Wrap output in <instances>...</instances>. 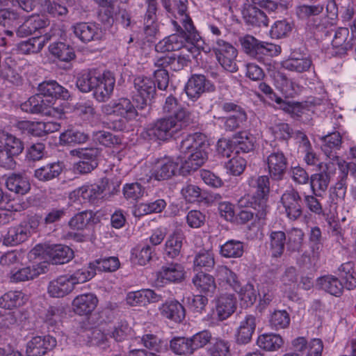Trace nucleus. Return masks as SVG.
I'll return each mask as SVG.
<instances>
[{"label":"nucleus","mask_w":356,"mask_h":356,"mask_svg":"<svg viewBox=\"0 0 356 356\" xmlns=\"http://www.w3.org/2000/svg\"><path fill=\"white\" fill-rule=\"evenodd\" d=\"M209 148L204 134L195 133L187 136L179 146L181 152L185 154L184 161L179 167L180 174L186 176L200 168L207 159Z\"/></svg>","instance_id":"1"},{"label":"nucleus","mask_w":356,"mask_h":356,"mask_svg":"<svg viewBox=\"0 0 356 356\" xmlns=\"http://www.w3.org/2000/svg\"><path fill=\"white\" fill-rule=\"evenodd\" d=\"M188 125V118L181 113L179 120L174 119L172 116L157 120L154 123L149 124L141 133V136L145 140L165 141L172 138L175 134Z\"/></svg>","instance_id":"2"},{"label":"nucleus","mask_w":356,"mask_h":356,"mask_svg":"<svg viewBox=\"0 0 356 356\" xmlns=\"http://www.w3.org/2000/svg\"><path fill=\"white\" fill-rule=\"evenodd\" d=\"M188 125V118L181 113L179 120L174 119L172 116L157 120L154 123L149 124L141 133V136L145 140L165 141L172 138L175 134Z\"/></svg>","instance_id":"3"},{"label":"nucleus","mask_w":356,"mask_h":356,"mask_svg":"<svg viewBox=\"0 0 356 356\" xmlns=\"http://www.w3.org/2000/svg\"><path fill=\"white\" fill-rule=\"evenodd\" d=\"M188 125V118L181 113L179 120L174 119L172 116L157 120L154 123L149 124L141 133V136L145 140L165 141L172 138L175 134Z\"/></svg>","instance_id":"4"},{"label":"nucleus","mask_w":356,"mask_h":356,"mask_svg":"<svg viewBox=\"0 0 356 356\" xmlns=\"http://www.w3.org/2000/svg\"><path fill=\"white\" fill-rule=\"evenodd\" d=\"M172 24L177 30V33L172 34L156 45V50L161 51H175L184 48V43L188 40H197L200 35L196 31L192 19L185 17L183 20V27L176 21Z\"/></svg>","instance_id":"5"},{"label":"nucleus","mask_w":356,"mask_h":356,"mask_svg":"<svg viewBox=\"0 0 356 356\" xmlns=\"http://www.w3.org/2000/svg\"><path fill=\"white\" fill-rule=\"evenodd\" d=\"M134 85L137 91V94L134 96L136 106L143 108L147 104H150L156 95L155 82L150 78L138 76L134 79Z\"/></svg>","instance_id":"6"},{"label":"nucleus","mask_w":356,"mask_h":356,"mask_svg":"<svg viewBox=\"0 0 356 356\" xmlns=\"http://www.w3.org/2000/svg\"><path fill=\"white\" fill-rule=\"evenodd\" d=\"M257 191V197L259 202L254 203L255 208L257 209L256 217L259 220H264L267 215V200L270 192V181L268 176H259L255 181L254 186Z\"/></svg>","instance_id":"7"},{"label":"nucleus","mask_w":356,"mask_h":356,"mask_svg":"<svg viewBox=\"0 0 356 356\" xmlns=\"http://www.w3.org/2000/svg\"><path fill=\"white\" fill-rule=\"evenodd\" d=\"M281 202L290 220H296L302 216L303 202L296 189L292 188L286 191L281 197Z\"/></svg>","instance_id":"8"},{"label":"nucleus","mask_w":356,"mask_h":356,"mask_svg":"<svg viewBox=\"0 0 356 356\" xmlns=\"http://www.w3.org/2000/svg\"><path fill=\"white\" fill-rule=\"evenodd\" d=\"M115 84V76L109 71L104 72L102 76H97L93 90L95 98L100 102L107 101L113 94Z\"/></svg>","instance_id":"9"},{"label":"nucleus","mask_w":356,"mask_h":356,"mask_svg":"<svg viewBox=\"0 0 356 356\" xmlns=\"http://www.w3.org/2000/svg\"><path fill=\"white\" fill-rule=\"evenodd\" d=\"M214 89L213 85L202 74L193 75L185 86L188 97L192 99H197L202 93L213 91Z\"/></svg>","instance_id":"10"},{"label":"nucleus","mask_w":356,"mask_h":356,"mask_svg":"<svg viewBox=\"0 0 356 356\" xmlns=\"http://www.w3.org/2000/svg\"><path fill=\"white\" fill-rule=\"evenodd\" d=\"M56 346V340L54 337L49 335L36 336L28 343L26 353L28 356H42Z\"/></svg>","instance_id":"11"},{"label":"nucleus","mask_w":356,"mask_h":356,"mask_svg":"<svg viewBox=\"0 0 356 356\" xmlns=\"http://www.w3.org/2000/svg\"><path fill=\"white\" fill-rule=\"evenodd\" d=\"M38 226V222L32 220L8 229L4 236L3 243L6 245H15L24 241L31 234V229Z\"/></svg>","instance_id":"12"},{"label":"nucleus","mask_w":356,"mask_h":356,"mask_svg":"<svg viewBox=\"0 0 356 356\" xmlns=\"http://www.w3.org/2000/svg\"><path fill=\"white\" fill-rule=\"evenodd\" d=\"M38 90L43 98H47L45 100L51 102V104L58 98L67 99L70 97L68 90L55 81H43L38 85Z\"/></svg>","instance_id":"13"},{"label":"nucleus","mask_w":356,"mask_h":356,"mask_svg":"<svg viewBox=\"0 0 356 356\" xmlns=\"http://www.w3.org/2000/svg\"><path fill=\"white\" fill-rule=\"evenodd\" d=\"M267 164L270 177L276 181L282 179L287 166L284 154L281 152L271 153L267 158Z\"/></svg>","instance_id":"14"},{"label":"nucleus","mask_w":356,"mask_h":356,"mask_svg":"<svg viewBox=\"0 0 356 356\" xmlns=\"http://www.w3.org/2000/svg\"><path fill=\"white\" fill-rule=\"evenodd\" d=\"M243 19L248 26H267L268 18L266 13L252 4H245L242 10Z\"/></svg>","instance_id":"15"},{"label":"nucleus","mask_w":356,"mask_h":356,"mask_svg":"<svg viewBox=\"0 0 356 356\" xmlns=\"http://www.w3.org/2000/svg\"><path fill=\"white\" fill-rule=\"evenodd\" d=\"M237 300L234 294H222L216 301V313L218 320L224 321L236 309Z\"/></svg>","instance_id":"16"},{"label":"nucleus","mask_w":356,"mask_h":356,"mask_svg":"<svg viewBox=\"0 0 356 356\" xmlns=\"http://www.w3.org/2000/svg\"><path fill=\"white\" fill-rule=\"evenodd\" d=\"M257 326V317L253 314H247L241 321L236 334L238 344H247L250 342Z\"/></svg>","instance_id":"17"},{"label":"nucleus","mask_w":356,"mask_h":356,"mask_svg":"<svg viewBox=\"0 0 356 356\" xmlns=\"http://www.w3.org/2000/svg\"><path fill=\"white\" fill-rule=\"evenodd\" d=\"M74 289L68 275L58 277L51 280L48 285L47 291L51 297L63 298L70 294Z\"/></svg>","instance_id":"18"},{"label":"nucleus","mask_w":356,"mask_h":356,"mask_svg":"<svg viewBox=\"0 0 356 356\" xmlns=\"http://www.w3.org/2000/svg\"><path fill=\"white\" fill-rule=\"evenodd\" d=\"M177 170H179L177 163L169 158H164L156 163L152 177L158 181L166 180L175 175Z\"/></svg>","instance_id":"19"},{"label":"nucleus","mask_w":356,"mask_h":356,"mask_svg":"<svg viewBox=\"0 0 356 356\" xmlns=\"http://www.w3.org/2000/svg\"><path fill=\"white\" fill-rule=\"evenodd\" d=\"M333 165L334 163L330 161L325 164V169L323 172L311 176L310 184L313 194L321 196V193L327 190L330 181V174L332 172V166Z\"/></svg>","instance_id":"20"},{"label":"nucleus","mask_w":356,"mask_h":356,"mask_svg":"<svg viewBox=\"0 0 356 356\" xmlns=\"http://www.w3.org/2000/svg\"><path fill=\"white\" fill-rule=\"evenodd\" d=\"M53 264H63L74 257L73 250L67 245L56 244L48 246L44 250Z\"/></svg>","instance_id":"21"},{"label":"nucleus","mask_w":356,"mask_h":356,"mask_svg":"<svg viewBox=\"0 0 356 356\" xmlns=\"http://www.w3.org/2000/svg\"><path fill=\"white\" fill-rule=\"evenodd\" d=\"M75 35L83 42L101 38L100 31L95 24L79 22L73 26Z\"/></svg>","instance_id":"22"},{"label":"nucleus","mask_w":356,"mask_h":356,"mask_svg":"<svg viewBox=\"0 0 356 356\" xmlns=\"http://www.w3.org/2000/svg\"><path fill=\"white\" fill-rule=\"evenodd\" d=\"M98 300L92 293H86L76 296L72 301L74 312L79 315L90 314L97 307Z\"/></svg>","instance_id":"23"},{"label":"nucleus","mask_w":356,"mask_h":356,"mask_svg":"<svg viewBox=\"0 0 356 356\" xmlns=\"http://www.w3.org/2000/svg\"><path fill=\"white\" fill-rule=\"evenodd\" d=\"M356 42V32L350 31L348 28H339L336 32L332 44L334 48H341L343 51L351 49Z\"/></svg>","instance_id":"24"},{"label":"nucleus","mask_w":356,"mask_h":356,"mask_svg":"<svg viewBox=\"0 0 356 356\" xmlns=\"http://www.w3.org/2000/svg\"><path fill=\"white\" fill-rule=\"evenodd\" d=\"M190 62L188 55L165 56L159 58L154 63L156 67H170L173 71H179L187 66Z\"/></svg>","instance_id":"25"},{"label":"nucleus","mask_w":356,"mask_h":356,"mask_svg":"<svg viewBox=\"0 0 356 356\" xmlns=\"http://www.w3.org/2000/svg\"><path fill=\"white\" fill-rule=\"evenodd\" d=\"M51 105L49 100H45L41 94L31 96L24 103L21 104L22 111L31 114L47 113V108Z\"/></svg>","instance_id":"26"},{"label":"nucleus","mask_w":356,"mask_h":356,"mask_svg":"<svg viewBox=\"0 0 356 356\" xmlns=\"http://www.w3.org/2000/svg\"><path fill=\"white\" fill-rule=\"evenodd\" d=\"M163 316L177 323L181 322L186 316L184 307L178 301L165 302L160 308Z\"/></svg>","instance_id":"27"},{"label":"nucleus","mask_w":356,"mask_h":356,"mask_svg":"<svg viewBox=\"0 0 356 356\" xmlns=\"http://www.w3.org/2000/svg\"><path fill=\"white\" fill-rule=\"evenodd\" d=\"M0 79L17 86L22 83V77L17 70V63L11 58H6L3 65H1Z\"/></svg>","instance_id":"28"},{"label":"nucleus","mask_w":356,"mask_h":356,"mask_svg":"<svg viewBox=\"0 0 356 356\" xmlns=\"http://www.w3.org/2000/svg\"><path fill=\"white\" fill-rule=\"evenodd\" d=\"M63 171L60 162L47 163L35 170L34 176L41 181H49L58 177Z\"/></svg>","instance_id":"29"},{"label":"nucleus","mask_w":356,"mask_h":356,"mask_svg":"<svg viewBox=\"0 0 356 356\" xmlns=\"http://www.w3.org/2000/svg\"><path fill=\"white\" fill-rule=\"evenodd\" d=\"M44 10L53 17L66 15L67 6L72 5V0H40Z\"/></svg>","instance_id":"30"},{"label":"nucleus","mask_w":356,"mask_h":356,"mask_svg":"<svg viewBox=\"0 0 356 356\" xmlns=\"http://www.w3.org/2000/svg\"><path fill=\"white\" fill-rule=\"evenodd\" d=\"M324 144L322 145L321 149L325 154L332 160L331 162L340 161L339 158L333 153L332 149H339L341 144V137L339 132H334L322 138Z\"/></svg>","instance_id":"31"},{"label":"nucleus","mask_w":356,"mask_h":356,"mask_svg":"<svg viewBox=\"0 0 356 356\" xmlns=\"http://www.w3.org/2000/svg\"><path fill=\"white\" fill-rule=\"evenodd\" d=\"M157 277L158 280H161V282L163 280L170 282H180L184 278V268L177 263L163 266L161 270L157 273Z\"/></svg>","instance_id":"32"},{"label":"nucleus","mask_w":356,"mask_h":356,"mask_svg":"<svg viewBox=\"0 0 356 356\" xmlns=\"http://www.w3.org/2000/svg\"><path fill=\"white\" fill-rule=\"evenodd\" d=\"M317 284L321 289L336 297H339L343 291V285L333 275H325L318 279Z\"/></svg>","instance_id":"33"},{"label":"nucleus","mask_w":356,"mask_h":356,"mask_svg":"<svg viewBox=\"0 0 356 356\" xmlns=\"http://www.w3.org/2000/svg\"><path fill=\"white\" fill-rule=\"evenodd\" d=\"M0 143L15 157L19 155L24 148V143L19 138L5 131L0 134Z\"/></svg>","instance_id":"34"},{"label":"nucleus","mask_w":356,"mask_h":356,"mask_svg":"<svg viewBox=\"0 0 356 356\" xmlns=\"http://www.w3.org/2000/svg\"><path fill=\"white\" fill-rule=\"evenodd\" d=\"M192 282L201 293H213L216 289L213 277L202 271L197 273L193 277Z\"/></svg>","instance_id":"35"},{"label":"nucleus","mask_w":356,"mask_h":356,"mask_svg":"<svg viewBox=\"0 0 356 356\" xmlns=\"http://www.w3.org/2000/svg\"><path fill=\"white\" fill-rule=\"evenodd\" d=\"M163 111V113L169 114V116H172L174 119L177 120H179V115L181 113L184 114L186 118H188V124H190L193 122L191 113L183 108L173 96H169L166 98Z\"/></svg>","instance_id":"36"},{"label":"nucleus","mask_w":356,"mask_h":356,"mask_svg":"<svg viewBox=\"0 0 356 356\" xmlns=\"http://www.w3.org/2000/svg\"><path fill=\"white\" fill-rule=\"evenodd\" d=\"M114 114L131 120L137 117L138 112L130 99L122 97L114 102Z\"/></svg>","instance_id":"37"},{"label":"nucleus","mask_w":356,"mask_h":356,"mask_svg":"<svg viewBox=\"0 0 356 356\" xmlns=\"http://www.w3.org/2000/svg\"><path fill=\"white\" fill-rule=\"evenodd\" d=\"M234 146L236 154H238L241 151L243 153H248L254 149V137L246 131L238 133L230 142Z\"/></svg>","instance_id":"38"},{"label":"nucleus","mask_w":356,"mask_h":356,"mask_svg":"<svg viewBox=\"0 0 356 356\" xmlns=\"http://www.w3.org/2000/svg\"><path fill=\"white\" fill-rule=\"evenodd\" d=\"M7 188L16 194L24 195L31 189L29 180L19 175L13 174L6 179Z\"/></svg>","instance_id":"39"},{"label":"nucleus","mask_w":356,"mask_h":356,"mask_svg":"<svg viewBox=\"0 0 356 356\" xmlns=\"http://www.w3.org/2000/svg\"><path fill=\"white\" fill-rule=\"evenodd\" d=\"M216 44V46L212 47V50L219 63L225 60L236 58L237 50L229 43L222 40H218Z\"/></svg>","instance_id":"40"},{"label":"nucleus","mask_w":356,"mask_h":356,"mask_svg":"<svg viewBox=\"0 0 356 356\" xmlns=\"http://www.w3.org/2000/svg\"><path fill=\"white\" fill-rule=\"evenodd\" d=\"M283 339L280 335L276 334H264L259 336L257 344L266 351H275L283 345Z\"/></svg>","instance_id":"41"},{"label":"nucleus","mask_w":356,"mask_h":356,"mask_svg":"<svg viewBox=\"0 0 356 356\" xmlns=\"http://www.w3.org/2000/svg\"><path fill=\"white\" fill-rule=\"evenodd\" d=\"M91 223H96L95 213L90 210L78 213L69 221V226L75 229L83 230Z\"/></svg>","instance_id":"42"},{"label":"nucleus","mask_w":356,"mask_h":356,"mask_svg":"<svg viewBox=\"0 0 356 356\" xmlns=\"http://www.w3.org/2000/svg\"><path fill=\"white\" fill-rule=\"evenodd\" d=\"M50 53L61 61L69 62L75 58L73 48L64 42H56L49 47Z\"/></svg>","instance_id":"43"},{"label":"nucleus","mask_w":356,"mask_h":356,"mask_svg":"<svg viewBox=\"0 0 356 356\" xmlns=\"http://www.w3.org/2000/svg\"><path fill=\"white\" fill-rule=\"evenodd\" d=\"M107 185L108 179H102L99 184L83 186L79 189V192H81L83 199L88 200L90 202H94L105 191Z\"/></svg>","instance_id":"44"},{"label":"nucleus","mask_w":356,"mask_h":356,"mask_svg":"<svg viewBox=\"0 0 356 356\" xmlns=\"http://www.w3.org/2000/svg\"><path fill=\"white\" fill-rule=\"evenodd\" d=\"M185 237L182 232H176L165 243V252L170 258L177 257L181 252Z\"/></svg>","instance_id":"45"},{"label":"nucleus","mask_w":356,"mask_h":356,"mask_svg":"<svg viewBox=\"0 0 356 356\" xmlns=\"http://www.w3.org/2000/svg\"><path fill=\"white\" fill-rule=\"evenodd\" d=\"M59 139L60 145H79L87 142L89 135L79 130L68 129L60 134Z\"/></svg>","instance_id":"46"},{"label":"nucleus","mask_w":356,"mask_h":356,"mask_svg":"<svg viewBox=\"0 0 356 356\" xmlns=\"http://www.w3.org/2000/svg\"><path fill=\"white\" fill-rule=\"evenodd\" d=\"M244 252V243L237 240H229L220 246V253L225 258H239Z\"/></svg>","instance_id":"47"},{"label":"nucleus","mask_w":356,"mask_h":356,"mask_svg":"<svg viewBox=\"0 0 356 356\" xmlns=\"http://www.w3.org/2000/svg\"><path fill=\"white\" fill-rule=\"evenodd\" d=\"M286 234L282 231H274L270 234V250L273 257H280L284 250Z\"/></svg>","instance_id":"48"},{"label":"nucleus","mask_w":356,"mask_h":356,"mask_svg":"<svg viewBox=\"0 0 356 356\" xmlns=\"http://www.w3.org/2000/svg\"><path fill=\"white\" fill-rule=\"evenodd\" d=\"M24 302V295L21 291H10L4 293L0 298V307L12 309L14 307H19Z\"/></svg>","instance_id":"49"},{"label":"nucleus","mask_w":356,"mask_h":356,"mask_svg":"<svg viewBox=\"0 0 356 356\" xmlns=\"http://www.w3.org/2000/svg\"><path fill=\"white\" fill-rule=\"evenodd\" d=\"M42 273H44L42 265H39L37 267L29 266L19 269L13 273L10 278L14 282H25L34 279Z\"/></svg>","instance_id":"50"},{"label":"nucleus","mask_w":356,"mask_h":356,"mask_svg":"<svg viewBox=\"0 0 356 356\" xmlns=\"http://www.w3.org/2000/svg\"><path fill=\"white\" fill-rule=\"evenodd\" d=\"M325 3L318 0L313 4H303L298 6L296 8V14L301 19H307L311 17L320 15L324 9Z\"/></svg>","instance_id":"51"},{"label":"nucleus","mask_w":356,"mask_h":356,"mask_svg":"<svg viewBox=\"0 0 356 356\" xmlns=\"http://www.w3.org/2000/svg\"><path fill=\"white\" fill-rule=\"evenodd\" d=\"M96 275V265L95 263H90L86 268L76 270L73 274L68 275L73 285L83 283L92 279Z\"/></svg>","instance_id":"52"},{"label":"nucleus","mask_w":356,"mask_h":356,"mask_svg":"<svg viewBox=\"0 0 356 356\" xmlns=\"http://www.w3.org/2000/svg\"><path fill=\"white\" fill-rule=\"evenodd\" d=\"M193 263L195 270L204 269L209 271L215 265L213 254L209 251H201L196 254Z\"/></svg>","instance_id":"53"},{"label":"nucleus","mask_w":356,"mask_h":356,"mask_svg":"<svg viewBox=\"0 0 356 356\" xmlns=\"http://www.w3.org/2000/svg\"><path fill=\"white\" fill-rule=\"evenodd\" d=\"M14 127L23 135L41 137L40 122L22 120L16 122Z\"/></svg>","instance_id":"54"},{"label":"nucleus","mask_w":356,"mask_h":356,"mask_svg":"<svg viewBox=\"0 0 356 356\" xmlns=\"http://www.w3.org/2000/svg\"><path fill=\"white\" fill-rule=\"evenodd\" d=\"M312 65V60L307 57L301 56L300 58L291 57L286 60L284 66L286 69L302 73L307 71Z\"/></svg>","instance_id":"55"},{"label":"nucleus","mask_w":356,"mask_h":356,"mask_svg":"<svg viewBox=\"0 0 356 356\" xmlns=\"http://www.w3.org/2000/svg\"><path fill=\"white\" fill-rule=\"evenodd\" d=\"M354 264L351 261L344 263L339 268V275L346 280V287L352 290L356 287V278L353 276Z\"/></svg>","instance_id":"56"},{"label":"nucleus","mask_w":356,"mask_h":356,"mask_svg":"<svg viewBox=\"0 0 356 356\" xmlns=\"http://www.w3.org/2000/svg\"><path fill=\"white\" fill-rule=\"evenodd\" d=\"M94 140L106 147H115L122 143L118 135L105 131H98L93 134Z\"/></svg>","instance_id":"57"},{"label":"nucleus","mask_w":356,"mask_h":356,"mask_svg":"<svg viewBox=\"0 0 356 356\" xmlns=\"http://www.w3.org/2000/svg\"><path fill=\"white\" fill-rule=\"evenodd\" d=\"M170 349L177 355H191L193 353L189 338L175 337L170 341Z\"/></svg>","instance_id":"58"},{"label":"nucleus","mask_w":356,"mask_h":356,"mask_svg":"<svg viewBox=\"0 0 356 356\" xmlns=\"http://www.w3.org/2000/svg\"><path fill=\"white\" fill-rule=\"evenodd\" d=\"M64 314V309L62 307H50L45 315L44 322L48 328L54 330L58 324L61 322V318Z\"/></svg>","instance_id":"59"},{"label":"nucleus","mask_w":356,"mask_h":356,"mask_svg":"<svg viewBox=\"0 0 356 356\" xmlns=\"http://www.w3.org/2000/svg\"><path fill=\"white\" fill-rule=\"evenodd\" d=\"M346 176L342 174L339 176L338 181L333 188H330L332 202L337 204L339 201L344 200L346 193Z\"/></svg>","instance_id":"60"},{"label":"nucleus","mask_w":356,"mask_h":356,"mask_svg":"<svg viewBox=\"0 0 356 356\" xmlns=\"http://www.w3.org/2000/svg\"><path fill=\"white\" fill-rule=\"evenodd\" d=\"M97 76H93L90 72L79 74L76 82V87L83 92L93 91Z\"/></svg>","instance_id":"61"},{"label":"nucleus","mask_w":356,"mask_h":356,"mask_svg":"<svg viewBox=\"0 0 356 356\" xmlns=\"http://www.w3.org/2000/svg\"><path fill=\"white\" fill-rule=\"evenodd\" d=\"M123 195L127 200H138L145 193V188L138 182L126 184L123 186Z\"/></svg>","instance_id":"62"},{"label":"nucleus","mask_w":356,"mask_h":356,"mask_svg":"<svg viewBox=\"0 0 356 356\" xmlns=\"http://www.w3.org/2000/svg\"><path fill=\"white\" fill-rule=\"evenodd\" d=\"M42 47V42L40 40V38L38 37H34L26 41L22 42L17 46L18 50L24 54L38 53Z\"/></svg>","instance_id":"63"},{"label":"nucleus","mask_w":356,"mask_h":356,"mask_svg":"<svg viewBox=\"0 0 356 356\" xmlns=\"http://www.w3.org/2000/svg\"><path fill=\"white\" fill-rule=\"evenodd\" d=\"M211 339L212 334L207 330L200 331L191 337H189L193 351L194 352L199 348L204 347L211 341Z\"/></svg>","instance_id":"64"}]
</instances>
